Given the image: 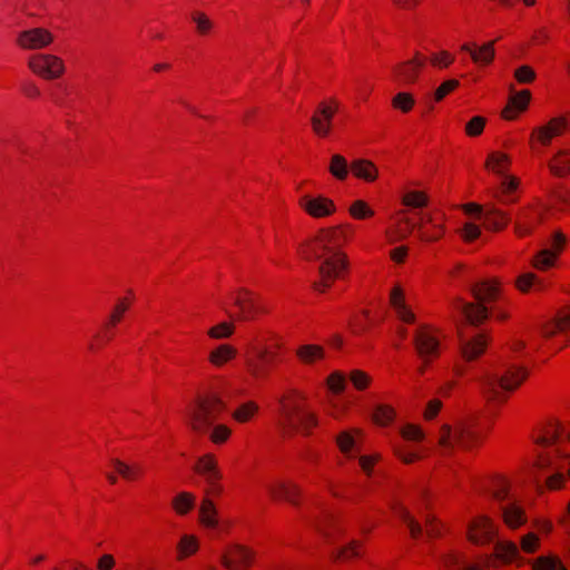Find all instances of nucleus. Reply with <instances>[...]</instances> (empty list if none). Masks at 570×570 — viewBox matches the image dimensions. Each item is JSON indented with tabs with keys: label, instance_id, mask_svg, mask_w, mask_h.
I'll use <instances>...</instances> for the list:
<instances>
[{
	"label": "nucleus",
	"instance_id": "f257e3e1",
	"mask_svg": "<svg viewBox=\"0 0 570 570\" xmlns=\"http://www.w3.org/2000/svg\"><path fill=\"white\" fill-rule=\"evenodd\" d=\"M285 338L269 327H258L252 331L244 345V367L254 381L267 380L278 367L286 355Z\"/></svg>",
	"mask_w": 570,
	"mask_h": 570
},
{
	"label": "nucleus",
	"instance_id": "f03ea898",
	"mask_svg": "<svg viewBox=\"0 0 570 570\" xmlns=\"http://www.w3.org/2000/svg\"><path fill=\"white\" fill-rule=\"evenodd\" d=\"M277 424L285 438H308L320 428L321 417L309 394L298 386H286L277 400Z\"/></svg>",
	"mask_w": 570,
	"mask_h": 570
},
{
	"label": "nucleus",
	"instance_id": "7ed1b4c3",
	"mask_svg": "<svg viewBox=\"0 0 570 570\" xmlns=\"http://www.w3.org/2000/svg\"><path fill=\"white\" fill-rule=\"evenodd\" d=\"M484 440L485 434L474 420L444 423L438 433V446L444 454H453L458 450L473 451L480 448Z\"/></svg>",
	"mask_w": 570,
	"mask_h": 570
},
{
	"label": "nucleus",
	"instance_id": "20e7f679",
	"mask_svg": "<svg viewBox=\"0 0 570 570\" xmlns=\"http://www.w3.org/2000/svg\"><path fill=\"white\" fill-rule=\"evenodd\" d=\"M225 411L226 404L218 395H199L187 409V425L196 434H207Z\"/></svg>",
	"mask_w": 570,
	"mask_h": 570
},
{
	"label": "nucleus",
	"instance_id": "39448f33",
	"mask_svg": "<svg viewBox=\"0 0 570 570\" xmlns=\"http://www.w3.org/2000/svg\"><path fill=\"white\" fill-rule=\"evenodd\" d=\"M566 208V199L557 196L552 204L547 205L539 200L522 207L515 217V232L520 236L528 235L532 229L553 217L557 213H562Z\"/></svg>",
	"mask_w": 570,
	"mask_h": 570
},
{
	"label": "nucleus",
	"instance_id": "423d86ee",
	"mask_svg": "<svg viewBox=\"0 0 570 570\" xmlns=\"http://www.w3.org/2000/svg\"><path fill=\"white\" fill-rule=\"evenodd\" d=\"M443 338V332L430 324H422L415 330L413 345L422 362L417 368L419 374L423 375L428 366L441 356Z\"/></svg>",
	"mask_w": 570,
	"mask_h": 570
},
{
	"label": "nucleus",
	"instance_id": "0eeeda50",
	"mask_svg": "<svg viewBox=\"0 0 570 570\" xmlns=\"http://www.w3.org/2000/svg\"><path fill=\"white\" fill-rule=\"evenodd\" d=\"M528 371L521 366H510L499 379L497 383L493 379H488L483 385V393L490 402L504 404L509 400V394L514 392L527 380Z\"/></svg>",
	"mask_w": 570,
	"mask_h": 570
},
{
	"label": "nucleus",
	"instance_id": "6e6552de",
	"mask_svg": "<svg viewBox=\"0 0 570 570\" xmlns=\"http://www.w3.org/2000/svg\"><path fill=\"white\" fill-rule=\"evenodd\" d=\"M320 281L314 282L313 288L325 293L337 278L345 276L348 269V259L344 252H324L318 256Z\"/></svg>",
	"mask_w": 570,
	"mask_h": 570
},
{
	"label": "nucleus",
	"instance_id": "1a4fd4ad",
	"mask_svg": "<svg viewBox=\"0 0 570 570\" xmlns=\"http://www.w3.org/2000/svg\"><path fill=\"white\" fill-rule=\"evenodd\" d=\"M233 308L235 318L239 322H254L271 313L264 299L246 288L233 293Z\"/></svg>",
	"mask_w": 570,
	"mask_h": 570
},
{
	"label": "nucleus",
	"instance_id": "9d476101",
	"mask_svg": "<svg viewBox=\"0 0 570 570\" xmlns=\"http://www.w3.org/2000/svg\"><path fill=\"white\" fill-rule=\"evenodd\" d=\"M131 306V298L125 296L120 298L111 311L108 320L102 325L97 334H95L88 345L91 352L100 350L102 346L108 344L116 336V327L122 321L126 312Z\"/></svg>",
	"mask_w": 570,
	"mask_h": 570
},
{
	"label": "nucleus",
	"instance_id": "9b49d317",
	"mask_svg": "<svg viewBox=\"0 0 570 570\" xmlns=\"http://www.w3.org/2000/svg\"><path fill=\"white\" fill-rule=\"evenodd\" d=\"M341 108V102L335 97H327L321 100L312 117L311 127L314 135L325 139L330 137L333 130V120Z\"/></svg>",
	"mask_w": 570,
	"mask_h": 570
},
{
	"label": "nucleus",
	"instance_id": "f8f14e48",
	"mask_svg": "<svg viewBox=\"0 0 570 570\" xmlns=\"http://www.w3.org/2000/svg\"><path fill=\"white\" fill-rule=\"evenodd\" d=\"M499 535V524L484 513L473 515L466 524V539L475 546H488Z\"/></svg>",
	"mask_w": 570,
	"mask_h": 570
},
{
	"label": "nucleus",
	"instance_id": "ddd939ff",
	"mask_svg": "<svg viewBox=\"0 0 570 570\" xmlns=\"http://www.w3.org/2000/svg\"><path fill=\"white\" fill-rule=\"evenodd\" d=\"M257 551L249 546L234 543L220 556V564L226 570H250L257 562Z\"/></svg>",
	"mask_w": 570,
	"mask_h": 570
},
{
	"label": "nucleus",
	"instance_id": "4468645a",
	"mask_svg": "<svg viewBox=\"0 0 570 570\" xmlns=\"http://www.w3.org/2000/svg\"><path fill=\"white\" fill-rule=\"evenodd\" d=\"M266 492L273 502H285L295 508L303 503V489L292 479H277L272 481L266 487Z\"/></svg>",
	"mask_w": 570,
	"mask_h": 570
},
{
	"label": "nucleus",
	"instance_id": "2eb2a0df",
	"mask_svg": "<svg viewBox=\"0 0 570 570\" xmlns=\"http://www.w3.org/2000/svg\"><path fill=\"white\" fill-rule=\"evenodd\" d=\"M416 222L413 214L406 208L396 209L389 219L386 238L391 244L402 243L413 233Z\"/></svg>",
	"mask_w": 570,
	"mask_h": 570
},
{
	"label": "nucleus",
	"instance_id": "dca6fc26",
	"mask_svg": "<svg viewBox=\"0 0 570 570\" xmlns=\"http://www.w3.org/2000/svg\"><path fill=\"white\" fill-rule=\"evenodd\" d=\"M566 128L567 119L564 117H554L547 124L534 127L529 137L530 148L534 150L538 146H549L556 137L564 132Z\"/></svg>",
	"mask_w": 570,
	"mask_h": 570
},
{
	"label": "nucleus",
	"instance_id": "f3484780",
	"mask_svg": "<svg viewBox=\"0 0 570 570\" xmlns=\"http://www.w3.org/2000/svg\"><path fill=\"white\" fill-rule=\"evenodd\" d=\"M28 67L43 79H57L65 72L62 59L50 53H39L28 60Z\"/></svg>",
	"mask_w": 570,
	"mask_h": 570
},
{
	"label": "nucleus",
	"instance_id": "a211bd4d",
	"mask_svg": "<svg viewBox=\"0 0 570 570\" xmlns=\"http://www.w3.org/2000/svg\"><path fill=\"white\" fill-rule=\"evenodd\" d=\"M354 229L351 225H340L321 229L316 235V242L326 249H341L351 245Z\"/></svg>",
	"mask_w": 570,
	"mask_h": 570
},
{
	"label": "nucleus",
	"instance_id": "6ab92c4d",
	"mask_svg": "<svg viewBox=\"0 0 570 570\" xmlns=\"http://www.w3.org/2000/svg\"><path fill=\"white\" fill-rule=\"evenodd\" d=\"M298 207L312 218H326L336 213L333 199L324 195H303L298 198Z\"/></svg>",
	"mask_w": 570,
	"mask_h": 570
},
{
	"label": "nucleus",
	"instance_id": "aec40b11",
	"mask_svg": "<svg viewBox=\"0 0 570 570\" xmlns=\"http://www.w3.org/2000/svg\"><path fill=\"white\" fill-rule=\"evenodd\" d=\"M445 215L440 210L419 214L416 227L420 237L426 242H434L444 235Z\"/></svg>",
	"mask_w": 570,
	"mask_h": 570
},
{
	"label": "nucleus",
	"instance_id": "412c9836",
	"mask_svg": "<svg viewBox=\"0 0 570 570\" xmlns=\"http://www.w3.org/2000/svg\"><path fill=\"white\" fill-rule=\"evenodd\" d=\"M16 42L23 50H41L53 42V35L41 27L29 28L18 32Z\"/></svg>",
	"mask_w": 570,
	"mask_h": 570
},
{
	"label": "nucleus",
	"instance_id": "4be33fe9",
	"mask_svg": "<svg viewBox=\"0 0 570 570\" xmlns=\"http://www.w3.org/2000/svg\"><path fill=\"white\" fill-rule=\"evenodd\" d=\"M425 63L426 57L421 52H415L411 59L400 62L393 68L395 80L404 85L415 83Z\"/></svg>",
	"mask_w": 570,
	"mask_h": 570
},
{
	"label": "nucleus",
	"instance_id": "5701e85b",
	"mask_svg": "<svg viewBox=\"0 0 570 570\" xmlns=\"http://www.w3.org/2000/svg\"><path fill=\"white\" fill-rule=\"evenodd\" d=\"M510 91L507 105L501 110V118L507 121H514L529 109L532 94L529 89L517 91L513 86L510 87Z\"/></svg>",
	"mask_w": 570,
	"mask_h": 570
},
{
	"label": "nucleus",
	"instance_id": "b1692460",
	"mask_svg": "<svg viewBox=\"0 0 570 570\" xmlns=\"http://www.w3.org/2000/svg\"><path fill=\"white\" fill-rule=\"evenodd\" d=\"M294 356L301 365L313 367L326 358V350L320 344H299L294 351Z\"/></svg>",
	"mask_w": 570,
	"mask_h": 570
},
{
	"label": "nucleus",
	"instance_id": "393cba45",
	"mask_svg": "<svg viewBox=\"0 0 570 570\" xmlns=\"http://www.w3.org/2000/svg\"><path fill=\"white\" fill-rule=\"evenodd\" d=\"M490 342V336L485 333H479L470 340L461 342V356L466 362H474L481 357Z\"/></svg>",
	"mask_w": 570,
	"mask_h": 570
},
{
	"label": "nucleus",
	"instance_id": "a878e982",
	"mask_svg": "<svg viewBox=\"0 0 570 570\" xmlns=\"http://www.w3.org/2000/svg\"><path fill=\"white\" fill-rule=\"evenodd\" d=\"M501 518L507 528L517 530L528 522L524 508L515 501L500 505Z\"/></svg>",
	"mask_w": 570,
	"mask_h": 570
},
{
	"label": "nucleus",
	"instance_id": "bb28decb",
	"mask_svg": "<svg viewBox=\"0 0 570 570\" xmlns=\"http://www.w3.org/2000/svg\"><path fill=\"white\" fill-rule=\"evenodd\" d=\"M390 304L395 311L397 317L406 323L413 324L415 323V314L412 312L411 307L405 303V293L401 285H395L390 292Z\"/></svg>",
	"mask_w": 570,
	"mask_h": 570
},
{
	"label": "nucleus",
	"instance_id": "cd10ccee",
	"mask_svg": "<svg viewBox=\"0 0 570 570\" xmlns=\"http://www.w3.org/2000/svg\"><path fill=\"white\" fill-rule=\"evenodd\" d=\"M193 469L194 472L202 476L205 482L214 479H223V473L219 469L218 460L212 453H206L199 456Z\"/></svg>",
	"mask_w": 570,
	"mask_h": 570
},
{
	"label": "nucleus",
	"instance_id": "c85d7f7f",
	"mask_svg": "<svg viewBox=\"0 0 570 570\" xmlns=\"http://www.w3.org/2000/svg\"><path fill=\"white\" fill-rule=\"evenodd\" d=\"M483 493L501 505L510 498V483L504 476L494 475L484 485Z\"/></svg>",
	"mask_w": 570,
	"mask_h": 570
},
{
	"label": "nucleus",
	"instance_id": "c756f323",
	"mask_svg": "<svg viewBox=\"0 0 570 570\" xmlns=\"http://www.w3.org/2000/svg\"><path fill=\"white\" fill-rule=\"evenodd\" d=\"M520 186V179L514 175H504L498 186L494 197L504 205L514 204L518 200L517 190Z\"/></svg>",
	"mask_w": 570,
	"mask_h": 570
},
{
	"label": "nucleus",
	"instance_id": "7c9ffc66",
	"mask_svg": "<svg viewBox=\"0 0 570 570\" xmlns=\"http://www.w3.org/2000/svg\"><path fill=\"white\" fill-rule=\"evenodd\" d=\"M472 294L474 298L481 304L492 303L500 298L501 285L497 279H487L476 283L472 287Z\"/></svg>",
	"mask_w": 570,
	"mask_h": 570
},
{
	"label": "nucleus",
	"instance_id": "2f4dec72",
	"mask_svg": "<svg viewBox=\"0 0 570 570\" xmlns=\"http://www.w3.org/2000/svg\"><path fill=\"white\" fill-rule=\"evenodd\" d=\"M238 350L228 343L219 344L209 351L207 361L215 368H222L236 360Z\"/></svg>",
	"mask_w": 570,
	"mask_h": 570
},
{
	"label": "nucleus",
	"instance_id": "473e14b6",
	"mask_svg": "<svg viewBox=\"0 0 570 570\" xmlns=\"http://www.w3.org/2000/svg\"><path fill=\"white\" fill-rule=\"evenodd\" d=\"M353 176L364 183L372 184L380 176L379 167L370 159L360 158L350 164Z\"/></svg>",
	"mask_w": 570,
	"mask_h": 570
},
{
	"label": "nucleus",
	"instance_id": "72a5a7b5",
	"mask_svg": "<svg viewBox=\"0 0 570 570\" xmlns=\"http://www.w3.org/2000/svg\"><path fill=\"white\" fill-rule=\"evenodd\" d=\"M362 430L357 428L341 431L335 438V444L346 459L355 458V445L362 438Z\"/></svg>",
	"mask_w": 570,
	"mask_h": 570
},
{
	"label": "nucleus",
	"instance_id": "f704fd0d",
	"mask_svg": "<svg viewBox=\"0 0 570 570\" xmlns=\"http://www.w3.org/2000/svg\"><path fill=\"white\" fill-rule=\"evenodd\" d=\"M455 308H461L468 322L472 325L482 324L488 317V308L481 303H463L460 297L453 301Z\"/></svg>",
	"mask_w": 570,
	"mask_h": 570
},
{
	"label": "nucleus",
	"instance_id": "c9c22d12",
	"mask_svg": "<svg viewBox=\"0 0 570 570\" xmlns=\"http://www.w3.org/2000/svg\"><path fill=\"white\" fill-rule=\"evenodd\" d=\"M512 164V158L509 154L500 150L489 153L485 159L484 167L487 170L499 175H508V170Z\"/></svg>",
	"mask_w": 570,
	"mask_h": 570
},
{
	"label": "nucleus",
	"instance_id": "e433bc0d",
	"mask_svg": "<svg viewBox=\"0 0 570 570\" xmlns=\"http://www.w3.org/2000/svg\"><path fill=\"white\" fill-rule=\"evenodd\" d=\"M519 556V549L512 541H498L494 546V553L485 557V567L492 566L493 559H499L503 563H511Z\"/></svg>",
	"mask_w": 570,
	"mask_h": 570
},
{
	"label": "nucleus",
	"instance_id": "4c0bfd02",
	"mask_svg": "<svg viewBox=\"0 0 570 570\" xmlns=\"http://www.w3.org/2000/svg\"><path fill=\"white\" fill-rule=\"evenodd\" d=\"M553 176L567 177L570 175V147L558 149L548 163Z\"/></svg>",
	"mask_w": 570,
	"mask_h": 570
},
{
	"label": "nucleus",
	"instance_id": "58836bf2",
	"mask_svg": "<svg viewBox=\"0 0 570 570\" xmlns=\"http://www.w3.org/2000/svg\"><path fill=\"white\" fill-rule=\"evenodd\" d=\"M511 218L508 213L494 206L488 207L484 212L482 224L487 229L500 230L504 228Z\"/></svg>",
	"mask_w": 570,
	"mask_h": 570
},
{
	"label": "nucleus",
	"instance_id": "ea45409f",
	"mask_svg": "<svg viewBox=\"0 0 570 570\" xmlns=\"http://www.w3.org/2000/svg\"><path fill=\"white\" fill-rule=\"evenodd\" d=\"M364 553L365 548L363 542L360 540H352L335 552L333 560L336 562H350L362 558Z\"/></svg>",
	"mask_w": 570,
	"mask_h": 570
},
{
	"label": "nucleus",
	"instance_id": "a19ab883",
	"mask_svg": "<svg viewBox=\"0 0 570 570\" xmlns=\"http://www.w3.org/2000/svg\"><path fill=\"white\" fill-rule=\"evenodd\" d=\"M259 405L256 401L249 400L239 404L232 413V417L239 424L253 422L259 414Z\"/></svg>",
	"mask_w": 570,
	"mask_h": 570
},
{
	"label": "nucleus",
	"instance_id": "79ce46f5",
	"mask_svg": "<svg viewBox=\"0 0 570 570\" xmlns=\"http://www.w3.org/2000/svg\"><path fill=\"white\" fill-rule=\"evenodd\" d=\"M394 456L404 464H414L423 459L422 454L413 446L402 441L392 443Z\"/></svg>",
	"mask_w": 570,
	"mask_h": 570
},
{
	"label": "nucleus",
	"instance_id": "37998d69",
	"mask_svg": "<svg viewBox=\"0 0 570 570\" xmlns=\"http://www.w3.org/2000/svg\"><path fill=\"white\" fill-rule=\"evenodd\" d=\"M198 520L207 529H215L218 525V512L212 499L203 498Z\"/></svg>",
	"mask_w": 570,
	"mask_h": 570
},
{
	"label": "nucleus",
	"instance_id": "c03bdc74",
	"mask_svg": "<svg viewBox=\"0 0 570 570\" xmlns=\"http://www.w3.org/2000/svg\"><path fill=\"white\" fill-rule=\"evenodd\" d=\"M170 505L177 515H187L196 507V495L191 492L181 491L171 499Z\"/></svg>",
	"mask_w": 570,
	"mask_h": 570
},
{
	"label": "nucleus",
	"instance_id": "a18cd8bd",
	"mask_svg": "<svg viewBox=\"0 0 570 570\" xmlns=\"http://www.w3.org/2000/svg\"><path fill=\"white\" fill-rule=\"evenodd\" d=\"M561 252H537L531 258V265L539 272H548L559 266Z\"/></svg>",
	"mask_w": 570,
	"mask_h": 570
},
{
	"label": "nucleus",
	"instance_id": "49530a36",
	"mask_svg": "<svg viewBox=\"0 0 570 570\" xmlns=\"http://www.w3.org/2000/svg\"><path fill=\"white\" fill-rule=\"evenodd\" d=\"M401 204L409 210L423 208L429 204V196L423 190L406 189L401 196Z\"/></svg>",
	"mask_w": 570,
	"mask_h": 570
},
{
	"label": "nucleus",
	"instance_id": "de8ad7c7",
	"mask_svg": "<svg viewBox=\"0 0 570 570\" xmlns=\"http://www.w3.org/2000/svg\"><path fill=\"white\" fill-rule=\"evenodd\" d=\"M415 105L416 98L410 91H399L391 98V107L402 114H410Z\"/></svg>",
	"mask_w": 570,
	"mask_h": 570
},
{
	"label": "nucleus",
	"instance_id": "09e8293b",
	"mask_svg": "<svg viewBox=\"0 0 570 570\" xmlns=\"http://www.w3.org/2000/svg\"><path fill=\"white\" fill-rule=\"evenodd\" d=\"M199 549V540L194 534H184L177 543V560L194 556Z\"/></svg>",
	"mask_w": 570,
	"mask_h": 570
},
{
	"label": "nucleus",
	"instance_id": "8fccbe9b",
	"mask_svg": "<svg viewBox=\"0 0 570 570\" xmlns=\"http://www.w3.org/2000/svg\"><path fill=\"white\" fill-rule=\"evenodd\" d=\"M495 57L494 41H488L472 52V61L481 67L489 66L493 62Z\"/></svg>",
	"mask_w": 570,
	"mask_h": 570
},
{
	"label": "nucleus",
	"instance_id": "3c124183",
	"mask_svg": "<svg viewBox=\"0 0 570 570\" xmlns=\"http://www.w3.org/2000/svg\"><path fill=\"white\" fill-rule=\"evenodd\" d=\"M347 213L355 220H366L375 216L374 208L364 199L353 200L347 208Z\"/></svg>",
	"mask_w": 570,
	"mask_h": 570
},
{
	"label": "nucleus",
	"instance_id": "603ef678",
	"mask_svg": "<svg viewBox=\"0 0 570 570\" xmlns=\"http://www.w3.org/2000/svg\"><path fill=\"white\" fill-rule=\"evenodd\" d=\"M350 165L346 158L340 154H335L330 159L328 171L340 181H344L348 177Z\"/></svg>",
	"mask_w": 570,
	"mask_h": 570
},
{
	"label": "nucleus",
	"instance_id": "864d4df0",
	"mask_svg": "<svg viewBox=\"0 0 570 570\" xmlns=\"http://www.w3.org/2000/svg\"><path fill=\"white\" fill-rule=\"evenodd\" d=\"M514 285L522 294L529 293L532 288L534 291H541L543 288L541 279L533 273L521 274L515 278Z\"/></svg>",
	"mask_w": 570,
	"mask_h": 570
},
{
	"label": "nucleus",
	"instance_id": "5fc2aeb1",
	"mask_svg": "<svg viewBox=\"0 0 570 570\" xmlns=\"http://www.w3.org/2000/svg\"><path fill=\"white\" fill-rule=\"evenodd\" d=\"M110 465L114 468L115 472L126 481H134L138 476L139 468L137 464H128L118 458H112Z\"/></svg>",
	"mask_w": 570,
	"mask_h": 570
},
{
	"label": "nucleus",
	"instance_id": "6e6d98bb",
	"mask_svg": "<svg viewBox=\"0 0 570 570\" xmlns=\"http://www.w3.org/2000/svg\"><path fill=\"white\" fill-rule=\"evenodd\" d=\"M190 19L194 22L196 32L199 36H208L214 29V21L204 11H193L190 14Z\"/></svg>",
	"mask_w": 570,
	"mask_h": 570
},
{
	"label": "nucleus",
	"instance_id": "4d7b16f0",
	"mask_svg": "<svg viewBox=\"0 0 570 570\" xmlns=\"http://www.w3.org/2000/svg\"><path fill=\"white\" fill-rule=\"evenodd\" d=\"M395 410L389 404H380L375 406L372 420L380 426H389L395 419Z\"/></svg>",
	"mask_w": 570,
	"mask_h": 570
},
{
	"label": "nucleus",
	"instance_id": "13d9d810",
	"mask_svg": "<svg viewBox=\"0 0 570 570\" xmlns=\"http://www.w3.org/2000/svg\"><path fill=\"white\" fill-rule=\"evenodd\" d=\"M348 381L353 387L358 392L368 390L373 383V377L365 371L355 368L347 375Z\"/></svg>",
	"mask_w": 570,
	"mask_h": 570
},
{
	"label": "nucleus",
	"instance_id": "bf43d9fd",
	"mask_svg": "<svg viewBox=\"0 0 570 570\" xmlns=\"http://www.w3.org/2000/svg\"><path fill=\"white\" fill-rule=\"evenodd\" d=\"M424 525L429 539H440L448 531L445 524L433 514L425 515Z\"/></svg>",
	"mask_w": 570,
	"mask_h": 570
},
{
	"label": "nucleus",
	"instance_id": "052dcab7",
	"mask_svg": "<svg viewBox=\"0 0 570 570\" xmlns=\"http://www.w3.org/2000/svg\"><path fill=\"white\" fill-rule=\"evenodd\" d=\"M236 326L232 322H220L207 330V336L212 340H226L234 335Z\"/></svg>",
	"mask_w": 570,
	"mask_h": 570
},
{
	"label": "nucleus",
	"instance_id": "680f3d73",
	"mask_svg": "<svg viewBox=\"0 0 570 570\" xmlns=\"http://www.w3.org/2000/svg\"><path fill=\"white\" fill-rule=\"evenodd\" d=\"M347 376L341 371L332 372L325 380L326 387L335 395L342 394L346 389Z\"/></svg>",
	"mask_w": 570,
	"mask_h": 570
},
{
	"label": "nucleus",
	"instance_id": "e2e57ef3",
	"mask_svg": "<svg viewBox=\"0 0 570 570\" xmlns=\"http://www.w3.org/2000/svg\"><path fill=\"white\" fill-rule=\"evenodd\" d=\"M560 563V558L554 554L540 556L530 562L532 570H558Z\"/></svg>",
	"mask_w": 570,
	"mask_h": 570
},
{
	"label": "nucleus",
	"instance_id": "0e129e2a",
	"mask_svg": "<svg viewBox=\"0 0 570 570\" xmlns=\"http://www.w3.org/2000/svg\"><path fill=\"white\" fill-rule=\"evenodd\" d=\"M458 236L466 244H471L481 236V229L475 222H466L458 229Z\"/></svg>",
	"mask_w": 570,
	"mask_h": 570
},
{
	"label": "nucleus",
	"instance_id": "69168bd1",
	"mask_svg": "<svg viewBox=\"0 0 570 570\" xmlns=\"http://www.w3.org/2000/svg\"><path fill=\"white\" fill-rule=\"evenodd\" d=\"M552 470H556V472L547 478L546 487L552 491L560 490L563 488V485L566 483V475L563 473V470H566V464L562 461V462H560L559 465H556V468H553Z\"/></svg>",
	"mask_w": 570,
	"mask_h": 570
},
{
	"label": "nucleus",
	"instance_id": "338daca9",
	"mask_svg": "<svg viewBox=\"0 0 570 570\" xmlns=\"http://www.w3.org/2000/svg\"><path fill=\"white\" fill-rule=\"evenodd\" d=\"M400 518L409 528L412 539H419L422 537L423 528L420 522L410 513V511L403 508L400 512Z\"/></svg>",
	"mask_w": 570,
	"mask_h": 570
},
{
	"label": "nucleus",
	"instance_id": "774afa93",
	"mask_svg": "<svg viewBox=\"0 0 570 570\" xmlns=\"http://www.w3.org/2000/svg\"><path fill=\"white\" fill-rule=\"evenodd\" d=\"M209 430V440L214 444H224L232 436V429L226 424L213 425Z\"/></svg>",
	"mask_w": 570,
	"mask_h": 570
}]
</instances>
